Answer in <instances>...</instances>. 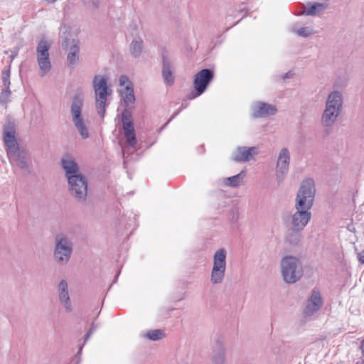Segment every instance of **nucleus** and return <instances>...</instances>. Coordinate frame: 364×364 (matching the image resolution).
<instances>
[{"label":"nucleus","mask_w":364,"mask_h":364,"mask_svg":"<svg viewBox=\"0 0 364 364\" xmlns=\"http://www.w3.org/2000/svg\"><path fill=\"white\" fill-rule=\"evenodd\" d=\"M80 28L75 24L65 23L60 28L59 38L63 49L68 51L67 63L69 67L76 66L79 62Z\"/></svg>","instance_id":"f257e3e1"},{"label":"nucleus","mask_w":364,"mask_h":364,"mask_svg":"<svg viewBox=\"0 0 364 364\" xmlns=\"http://www.w3.org/2000/svg\"><path fill=\"white\" fill-rule=\"evenodd\" d=\"M280 272L284 282L293 284L301 279L304 274L303 264L300 258L287 255L280 261Z\"/></svg>","instance_id":"f03ea898"},{"label":"nucleus","mask_w":364,"mask_h":364,"mask_svg":"<svg viewBox=\"0 0 364 364\" xmlns=\"http://www.w3.org/2000/svg\"><path fill=\"white\" fill-rule=\"evenodd\" d=\"M84 100L77 96L74 98L71 107L70 114L72 122L82 139H88L90 136L89 121L82 114Z\"/></svg>","instance_id":"7ed1b4c3"},{"label":"nucleus","mask_w":364,"mask_h":364,"mask_svg":"<svg viewBox=\"0 0 364 364\" xmlns=\"http://www.w3.org/2000/svg\"><path fill=\"white\" fill-rule=\"evenodd\" d=\"M228 250L225 247L218 248L212 256V269L210 281L213 284H221L225 279L227 269Z\"/></svg>","instance_id":"20e7f679"},{"label":"nucleus","mask_w":364,"mask_h":364,"mask_svg":"<svg viewBox=\"0 0 364 364\" xmlns=\"http://www.w3.org/2000/svg\"><path fill=\"white\" fill-rule=\"evenodd\" d=\"M73 242L71 239L65 234L60 233L55 237L53 249V259L60 265L67 264L73 253Z\"/></svg>","instance_id":"39448f33"},{"label":"nucleus","mask_w":364,"mask_h":364,"mask_svg":"<svg viewBox=\"0 0 364 364\" xmlns=\"http://www.w3.org/2000/svg\"><path fill=\"white\" fill-rule=\"evenodd\" d=\"M315 192L314 181L311 178L304 180L301 184L295 199V209L309 211L314 205Z\"/></svg>","instance_id":"423d86ee"},{"label":"nucleus","mask_w":364,"mask_h":364,"mask_svg":"<svg viewBox=\"0 0 364 364\" xmlns=\"http://www.w3.org/2000/svg\"><path fill=\"white\" fill-rule=\"evenodd\" d=\"M50 46V41L42 39L39 41L36 47V62L38 75L41 77L48 76L52 69L49 53Z\"/></svg>","instance_id":"0eeeda50"},{"label":"nucleus","mask_w":364,"mask_h":364,"mask_svg":"<svg viewBox=\"0 0 364 364\" xmlns=\"http://www.w3.org/2000/svg\"><path fill=\"white\" fill-rule=\"evenodd\" d=\"M93 89L95 96L96 108L101 117L105 114L107 97L110 94L107 81L102 75H97L93 79Z\"/></svg>","instance_id":"6e6552de"},{"label":"nucleus","mask_w":364,"mask_h":364,"mask_svg":"<svg viewBox=\"0 0 364 364\" xmlns=\"http://www.w3.org/2000/svg\"><path fill=\"white\" fill-rule=\"evenodd\" d=\"M70 194L77 200L84 201L87 194V183L85 178L80 176H71L68 179Z\"/></svg>","instance_id":"1a4fd4ad"},{"label":"nucleus","mask_w":364,"mask_h":364,"mask_svg":"<svg viewBox=\"0 0 364 364\" xmlns=\"http://www.w3.org/2000/svg\"><path fill=\"white\" fill-rule=\"evenodd\" d=\"M213 78V71L203 69L197 73L194 77V91L190 94V98H196L202 95Z\"/></svg>","instance_id":"9d476101"},{"label":"nucleus","mask_w":364,"mask_h":364,"mask_svg":"<svg viewBox=\"0 0 364 364\" xmlns=\"http://www.w3.org/2000/svg\"><path fill=\"white\" fill-rule=\"evenodd\" d=\"M290 164V151L288 148H282L277 155L275 175L279 181L284 179L289 171Z\"/></svg>","instance_id":"9b49d317"},{"label":"nucleus","mask_w":364,"mask_h":364,"mask_svg":"<svg viewBox=\"0 0 364 364\" xmlns=\"http://www.w3.org/2000/svg\"><path fill=\"white\" fill-rule=\"evenodd\" d=\"M3 139L7 156L21 148L16 141V128L14 123L9 122L4 126Z\"/></svg>","instance_id":"f8f14e48"},{"label":"nucleus","mask_w":364,"mask_h":364,"mask_svg":"<svg viewBox=\"0 0 364 364\" xmlns=\"http://www.w3.org/2000/svg\"><path fill=\"white\" fill-rule=\"evenodd\" d=\"M119 92L121 97L128 107H133L135 102V96L132 82L126 75H121L119 79Z\"/></svg>","instance_id":"ddd939ff"},{"label":"nucleus","mask_w":364,"mask_h":364,"mask_svg":"<svg viewBox=\"0 0 364 364\" xmlns=\"http://www.w3.org/2000/svg\"><path fill=\"white\" fill-rule=\"evenodd\" d=\"M277 108L274 105L257 101L251 105V114L254 118L269 117L276 114Z\"/></svg>","instance_id":"4468645a"},{"label":"nucleus","mask_w":364,"mask_h":364,"mask_svg":"<svg viewBox=\"0 0 364 364\" xmlns=\"http://www.w3.org/2000/svg\"><path fill=\"white\" fill-rule=\"evenodd\" d=\"M344 105L343 94L341 90H333L327 95L325 108L341 114Z\"/></svg>","instance_id":"2eb2a0df"},{"label":"nucleus","mask_w":364,"mask_h":364,"mask_svg":"<svg viewBox=\"0 0 364 364\" xmlns=\"http://www.w3.org/2000/svg\"><path fill=\"white\" fill-rule=\"evenodd\" d=\"M122 121L123 123V129L127 144L128 146L134 147L136 144V140L131 112L127 110H124L122 113Z\"/></svg>","instance_id":"dca6fc26"},{"label":"nucleus","mask_w":364,"mask_h":364,"mask_svg":"<svg viewBox=\"0 0 364 364\" xmlns=\"http://www.w3.org/2000/svg\"><path fill=\"white\" fill-rule=\"evenodd\" d=\"M311 218V213L306 210L296 209L291 215L290 225L294 231L302 230L308 224Z\"/></svg>","instance_id":"f3484780"},{"label":"nucleus","mask_w":364,"mask_h":364,"mask_svg":"<svg viewBox=\"0 0 364 364\" xmlns=\"http://www.w3.org/2000/svg\"><path fill=\"white\" fill-rule=\"evenodd\" d=\"M8 158L11 163L26 171L28 170L31 163V158L28 151L23 148L14 151L13 154L8 156Z\"/></svg>","instance_id":"a211bd4d"},{"label":"nucleus","mask_w":364,"mask_h":364,"mask_svg":"<svg viewBox=\"0 0 364 364\" xmlns=\"http://www.w3.org/2000/svg\"><path fill=\"white\" fill-rule=\"evenodd\" d=\"M259 154L257 147H237L232 154V158L235 161L245 162L252 160Z\"/></svg>","instance_id":"6ab92c4d"},{"label":"nucleus","mask_w":364,"mask_h":364,"mask_svg":"<svg viewBox=\"0 0 364 364\" xmlns=\"http://www.w3.org/2000/svg\"><path fill=\"white\" fill-rule=\"evenodd\" d=\"M58 297L60 304L67 311L72 310V304L69 296L68 284L65 279L60 281L58 287Z\"/></svg>","instance_id":"aec40b11"},{"label":"nucleus","mask_w":364,"mask_h":364,"mask_svg":"<svg viewBox=\"0 0 364 364\" xmlns=\"http://www.w3.org/2000/svg\"><path fill=\"white\" fill-rule=\"evenodd\" d=\"M322 304L321 294L318 291H314L309 297L306 306L304 310L306 316H311L318 311Z\"/></svg>","instance_id":"412c9836"},{"label":"nucleus","mask_w":364,"mask_h":364,"mask_svg":"<svg viewBox=\"0 0 364 364\" xmlns=\"http://www.w3.org/2000/svg\"><path fill=\"white\" fill-rule=\"evenodd\" d=\"M340 114L324 108L321 114V124L326 131L331 130L336 125Z\"/></svg>","instance_id":"4be33fe9"},{"label":"nucleus","mask_w":364,"mask_h":364,"mask_svg":"<svg viewBox=\"0 0 364 364\" xmlns=\"http://www.w3.org/2000/svg\"><path fill=\"white\" fill-rule=\"evenodd\" d=\"M62 166L65 172L67 179L69 177L80 176L81 173L79 171V167L76 161L73 158L69 156H65L63 157Z\"/></svg>","instance_id":"5701e85b"},{"label":"nucleus","mask_w":364,"mask_h":364,"mask_svg":"<svg viewBox=\"0 0 364 364\" xmlns=\"http://www.w3.org/2000/svg\"><path fill=\"white\" fill-rule=\"evenodd\" d=\"M162 75L164 82L167 85H173L174 82V75L173 73V66L171 63L167 59L164 58L163 61Z\"/></svg>","instance_id":"b1692460"},{"label":"nucleus","mask_w":364,"mask_h":364,"mask_svg":"<svg viewBox=\"0 0 364 364\" xmlns=\"http://www.w3.org/2000/svg\"><path fill=\"white\" fill-rule=\"evenodd\" d=\"M143 50L144 41L141 38H135L130 43L129 51L133 58H139L142 54Z\"/></svg>","instance_id":"393cba45"},{"label":"nucleus","mask_w":364,"mask_h":364,"mask_svg":"<svg viewBox=\"0 0 364 364\" xmlns=\"http://www.w3.org/2000/svg\"><path fill=\"white\" fill-rule=\"evenodd\" d=\"M245 176V172L242 171L237 175L223 178V183L226 186L236 187L242 184Z\"/></svg>","instance_id":"a878e982"},{"label":"nucleus","mask_w":364,"mask_h":364,"mask_svg":"<svg viewBox=\"0 0 364 364\" xmlns=\"http://www.w3.org/2000/svg\"><path fill=\"white\" fill-rule=\"evenodd\" d=\"M226 350L223 346H220L213 352L212 357L213 364H225V363Z\"/></svg>","instance_id":"bb28decb"},{"label":"nucleus","mask_w":364,"mask_h":364,"mask_svg":"<svg viewBox=\"0 0 364 364\" xmlns=\"http://www.w3.org/2000/svg\"><path fill=\"white\" fill-rule=\"evenodd\" d=\"M144 336L151 341H159L165 337V333L162 330L153 329L146 331Z\"/></svg>","instance_id":"cd10ccee"},{"label":"nucleus","mask_w":364,"mask_h":364,"mask_svg":"<svg viewBox=\"0 0 364 364\" xmlns=\"http://www.w3.org/2000/svg\"><path fill=\"white\" fill-rule=\"evenodd\" d=\"M326 6H324L322 4L320 3H315L314 4H311L308 8H306L304 11L303 14L305 15H314L321 10H323Z\"/></svg>","instance_id":"c85d7f7f"},{"label":"nucleus","mask_w":364,"mask_h":364,"mask_svg":"<svg viewBox=\"0 0 364 364\" xmlns=\"http://www.w3.org/2000/svg\"><path fill=\"white\" fill-rule=\"evenodd\" d=\"M11 95L9 88H4L0 95V102L2 104L6 103Z\"/></svg>","instance_id":"c756f323"},{"label":"nucleus","mask_w":364,"mask_h":364,"mask_svg":"<svg viewBox=\"0 0 364 364\" xmlns=\"http://www.w3.org/2000/svg\"><path fill=\"white\" fill-rule=\"evenodd\" d=\"M10 70H8L3 73L2 82L5 88H9L10 86Z\"/></svg>","instance_id":"7c9ffc66"},{"label":"nucleus","mask_w":364,"mask_h":364,"mask_svg":"<svg viewBox=\"0 0 364 364\" xmlns=\"http://www.w3.org/2000/svg\"><path fill=\"white\" fill-rule=\"evenodd\" d=\"M297 34L301 36H309L313 33V30L310 28H301L296 31Z\"/></svg>","instance_id":"2f4dec72"},{"label":"nucleus","mask_w":364,"mask_h":364,"mask_svg":"<svg viewBox=\"0 0 364 364\" xmlns=\"http://www.w3.org/2000/svg\"><path fill=\"white\" fill-rule=\"evenodd\" d=\"M354 249L356 252L358 261L361 264H364V250H358L356 247H355Z\"/></svg>","instance_id":"473e14b6"},{"label":"nucleus","mask_w":364,"mask_h":364,"mask_svg":"<svg viewBox=\"0 0 364 364\" xmlns=\"http://www.w3.org/2000/svg\"><path fill=\"white\" fill-rule=\"evenodd\" d=\"M93 332V330H90L86 335L85 336V340H87L89 338V337L90 336V335Z\"/></svg>","instance_id":"72a5a7b5"}]
</instances>
